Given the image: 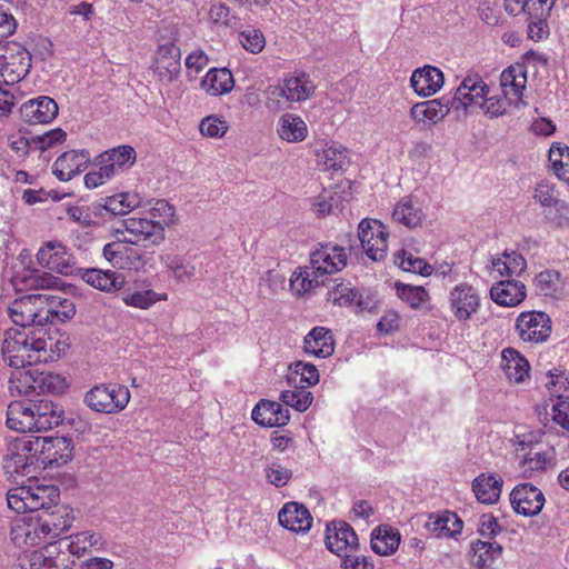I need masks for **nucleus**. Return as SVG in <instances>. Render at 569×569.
<instances>
[{
    "mask_svg": "<svg viewBox=\"0 0 569 569\" xmlns=\"http://www.w3.org/2000/svg\"><path fill=\"white\" fill-rule=\"evenodd\" d=\"M552 418L562 429L569 431V401L559 397L557 403L552 406Z\"/></svg>",
    "mask_w": 569,
    "mask_h": 569,
    "instance_id": "338daca9",
    "label": "nucleus"
},
{
    "mask_svg": "<svg viewBox=\"0 0 569 569\" xmlns=\"http://www.w3.org/2000/svg\"><path fill=\"white\" fill-rule=\"evenodd\" d=\"M449 301L455 317L465 321L477 312L480 297L472 286L460 283L450 291Z\"/></svg>",
    "mask_w": 569,
    "mask_h": 569,
    "instance_id": "4468645a",
    "label": "nucleus"
},
{
    "mask_svg": "<svg viewBox=\"0 0 569 569\" xmlns=\"http://www.w3.org/2000/svg\"><path fill=\"white\" fill-rule=\"evenodd\" d=\"M359 295L349 283L340 282L327 292V300L338 306H356L357 310L371 309L373 301H360Z\"/></svg>",
    "mask_w": 569,
    "mask_h": 569,
    "instance_id": "2f4dec72",
    "label": "nucleus"
},
{
    "mask_svg": "<svg viewBox=\"0 0 569 569\" xmlns=\"http://www.w3.org/2000/svg\"><path fill=\"white\" fill-rule=\"evenodd\" d=\"M313 87L303 77H295L284 81L281 96L289 101H302L311 96Z\"/></svg>",
    "mask_w": 569,
    "mask_h": 569,
    "instance_id": "58836bf2",
    "label": "nucleus"
},
{
    "mask_svg": "<svg viewBox=\"0 0 569 569\" xmlns=\"http://www.w3.org/2000/svg\"><path fill=\"white\" fill-rule=\"evenodd\" d=\"M549 160L555 174L560 180L569 182V147L553 143L549 151Z\"/></svg>",
    "mask_w": 569,
    "mask_h": 569,
    "instance_id": "a19ab883",
    "label": "nucleus"
},
{
    "mask_svg": "<svg viewBox=\"0 0 569 569\" xmlns=\"http://www.w3.org/2000/svg\"><path fill=\"white\" fill-rule=\"evenodd\" d=\"M278 133L288 142H300L306 139L308 128L306 122L292 113L283 114L278 123Z\"/></svg>",
    "mask_w": 569,
    "mask_h": 569,
    "instance_id": "f704fd0d",
    "label": "nucleus"
},
{
    "mask_svg": "<svg viewBox=\"0 0 569 569\" xmlns=\"http://www.w3.org/2000/svg\"><path fill=\"white\" fill-rule=\"evenodd\" d=\"M234 80L232 73L227 68H212L201 81V87L212 96H220L232 90Z\"/></svg>",
    "mask_w": 569,
    "mask_h": 569,
    "instance_id": "7c9ffc66",
    "label": "nucleus"
},
{
    "mask_svg": "<svg viewBox=\"0 0 569 569\" xmlns=\"http://www.w3.org/2000/svg\"><path fill=\"white\" fill-rule=\"evenodd\" d=\"M34 401L16 400L9 403L7 409V426L18 432H33Z\"/></svg>",
    "mask_w": 569,
    "mask_h": 569,
    "instance_id": "412c9836",
    "label": "nucleus"
},
{
    "mask_svg": "<svg viewBox=\"0 0 569 569\" xmlns=\"http://www.w3.org/2000/svg\"><path fill=\"white\" fill-rule=\"evenodd\" d=\"M396 287L398 296L413 309H418L428 298V292L423 287H412L403 283H397Z\"/></svg>",
    "mask_w": 569,
    "mask_h": 569,
    "instance_id": "603ef678",
    "label": "nucleus"
},
{
    "mask_svg": "<svg viewBox=\"0 0 569 569\" xmlns=\"http://www.w3.org/2000/svg\"><path fill=\"white\" fill-rule=\"evenodd\" d=\"M280 400L299 412L306 411L312 403L313 396L302 387H293V390H284L280 395Z\"/></svg>",
    "mask_w": 569,
    "mask_h": 569,
    "instance_id": "c03bdc74",
    "label": "nucleus"
},
{
    "mask_svg": "<svg viewBox=\"0 0 569 569\" xmlns=\"http://www.w3.org/2000/svg\"><path fill=\"white\" fill-rule=\"evenodd\" d=\"M385 234V226L378 220L362 219L358 226L361 247L369 246L376 236Z\"/></svg>",
    "mask_w": 569,
    "mask_h": 569,
    "instance_id": "5fc2aeb1",
    "label": "nucleus"
},
{
    "mask_svg": "<svg viewBox=\"0 0 569 569\" xmlns=\"http://www.w3.org/2000/svg\"><path fill=\"white\" fill-rule=\"evenodd\" d=\"M180 58L181 52L176 44L164 43L159 46L156 53V71L160 77L172 81L180 73Z\"/></svg>",
    "mask_w": 569,
    "mask_h": 569,
    "instance_id": "a878e982",
    "label": "nucleus"
},
{
    "mask_svg": "<svg viewBox=\"0 0 569 569\" xmlns=\"http://www.w3.org/2000/svg\"><path fill=\"white\" fill-rule=\"evenodd\" d=\"M37 260L40 266L63 276H74L79 269L70 250L57 240L46 242L39 249Z\"/></svg>",
    "mask_w": 569,
    "mask_h": 569,
    "instance_id": "1a4fd4ad",
    "label": "nucleus"
},
{
    "mask_svg": "<svg viewBox=\"0 0 569 569\" xmlns=\"http://www.w3.org/2000/svg\"><path fill=\"white\" fill-rule=\"evenodd\" d=\"M463 522L455 512L446 511L432 522V531L439 536L453 537L461 532Z\"/></svg>",
    "mask_w": 569,
    "mask_h": 569,
    "instance_id": "49530a36",
    "label": "nucleus"
},
{
    "mask_svg": "<svg viewBox=\"0 0 569 569\" xmlns=\"http://www.w3.org/2000/svg\"><path fill=\"white\" fill-rule=\"evenodd\" d=\"M333 345L331 331L323 327H316L306 336L303 348L312 356H332Z\"/></svg>",
    "mask_w": 569,
    "mask_h": 569,
    "instance_id": "c85d7f7f",
    "label": "nucleus"
},
{
    "mask_svg": "<svg viewBox=\"0 0 569 569\" xmlns=\"http://www.w3.org/2000/svg\"><path fill=\"white\" fill-rule=\"evenodd\" d=\"M279 523L293 532H307L311 528L312 517L299 502H287L278 513Z\"/></svg>",
    "mask_w": 569,
    "mask_h": 569,
    "instance_id": "aec40b11",
    "label": "nucleus"
},
{
    "mask_svg": "<svg viewBox=\"0 0 569 569\" xmlns=\"http://www.w3.org/2000/svg\"><path fill=\"white\" fill-rule=\"evenodd\" d=\"M395 262L403 270L421 274L423 277L430 276L432 267L427 263L422 258L413 257L405 250L398 251L395 257Z\"/></svg>",
    "mask_w": 569,
    "mask_h": 569,
    "instance_id": "37998d69",
    "label": "nucleus"
},
{
    "mask_svg": "<svg viewBox=\"0 0 569 569\" xmlns=\"http://www.w3.org/2000/svg\"><path fill=\"white\" fill-rule=\"evenodd\" d=\"M48 498H44L43 506L34 512L30 519L34 521L33 533L26 532V541L30 545H38L43 538L54 539L67 532L73 522V510L66 505L59 503L60 491L56 487L46 488Z\"/></svg>",
    "mask_w": 569,
    "mask_h": 569,
    "instance_id": "f03ea898",
    "label": "nucleus"
},
{
    "mask_svg": "<svg viewBox=\"0 0 569 569\" xmlns=\"http://www.w3.org/2000/svg\"><path fill=\"white\" fill-rule=\"evenodd\" d=\"M121 226L129 233V237H124L117 242L107 243L102 250L103 257L120 268H124V262H122L124 244L148 249L159 246L166 238L164 227L159 221L131 217L123 219Z\"/></svg>",
    "mask_w": 569,
    "mask_h": 569,
    "instance_id": "7ed1b4c3",
    "label": "nucleus"
},
{
    "mask_svg": "<svg viewBox=\"0 0 569 569\" xmlns=\"http://www.w3.org/2000/svg\"><path fill=\"white\" fill-rule=\"evenodd\" d=\"M490 297L497 305L515 307L526 298V287L515 279L501 280L491 287Z\"/></svg>",
    "mask_w": 569,
    "mask_h": 569,
    "instance_id": "393cba45",
    "label": "nucleus"
},
{
    "mask_svg": "<svg viewBox=\"0 0 569 569\" xmlns=\"http://www.w3.org/2000/svg\"><path fill=\"white\" fill-rule=\"evenodd\" d=\"M266 478L269 483L276 487H282L288 483L292 477V471L279 463H271L264 469Z\"/></svg>",
    "mask_w": 569,
    "mask_h": 569,
    "instance_id": "bf43d9fd",
    "label": "nucleus"
},
{
    "mask_svg": "<svg viewBox=\"0 0 569 569\" xmlns=\"http://www.w3.org/2000/svg\"><path fill=\"white\" fill-rule=\"evenodd\" d=\"M34 452L38 458L42 457V462L61 467L68 463L72 458V440L67 437H41L32 436Z\"/></svg>",
    "mask_w": 569,
    "mask_h": 569,
    "instance_id": "9d476101",
    "label": "nucleus"
},
{
    "mask_svg": "<svg viewBox=\"0 0 569 569\" xmlns=\"http://www.w3.org/2000/svg\"><path fill=\"white\" fill-rule=\"evenodd\" d=\"M127 306L147 309L157 301V293L153 290L136 291L123 297Z\"/></svg>",
    "mask_w": 569,
    "mask_h": 569,
    "instance_id": "680f3d73",
    "label": "nucleus"
},
{
    "mask_svg": "<svg viewBox=\"0 0 569 569\" xmlns=\"http://www.w3.org/2000/svg\"><path fill=\"white\" fill-rule=\"evenodd\" d=\"M392 218L395 221L412 229L421 224L423 212L410 199L405 198L396 206Z\"/></svg>",
    "mask_w": 569,
    "mask_h": 569,
    "instance_id": "e433bc0d",
    "label": "nucleus"
},
{
    "mask_svg": "<svg viewBox=\"0 0 569 569\" xmlns=\"http://www.w3.org/2000/svg\"><path fill=\"white\" fill-rule=\"evenodd\" d=\"M38 459L32 436L16 439L8 445L7 453L3 457L4 472L10 476H28L31 472L30 468Z\"/></svg>",
    "mask_w": 569,
    "mask_h": 569,
    "instance_id": "0eeeda50",
    "label": "nucleus"
},
{
    "mask_svg": "<svg viewBox=\"0 0 569 569\" xmlns=\"http://www.w3.org/2000/svg\"><path fill=\"white\" fill-rule=\"evenodd\" d=\"M516 328L523 341L543 342L551 333V319L542 311H526L517 319Z\"/></svg>",
    "mask_w": 569,
    "mask_h": 569,
    "instance_id": "9b49d317",
    "label": "nucleus"
},
{
    "mask_svg": "<svg viewBox=\"0 0 569 569\" xmlns=\"http://www.w3.org/2000/svg\"><path fill=\"white\" fill-rule=\"evenodd\" d=\"M319 162L322 163L327 170H341L348 162V150L339 144H330L323 149L321 154H318Z\"/></svg>",
    "mask_w": 569,
    "mask_h": 569,
    "instance_id": "79ce46f5",
    "label": "nucleus"
},
{
    "mask_svg": "<svg viewBox=\"0 0 569 569\" xmlns=\"http://www.w3.org/2000/svg\"><path fill=\"white\" fill-rule=\"evenodd\" d=\"M501 369L506 378L513 383L523 382L530 373V365L527 358H502Z\"/></svg>",
    "mask_w": 569,
    "mask_h": 569,
    "instance_id": "ea45409f",
    "label": "nucleus"
},
{
    "mask_svg": "<svg viewBox=\"0 0 569 569\" xmlns=\"http://www.w3.org/2000/svg\"><path fill=\"white\" fill-rule=\"evenodd\" d=\"M533 282L538 295L552 297L559 289L560 273L555 270H546L538 273Z\"/></svg>",
    "mask_w": 569,
    "mask_h": 569,
    "instance_id": "09e8293b",
    "label": "nucleus"
},
{
    "mask_svg": "<svg viewBox=\"0 0 569 569\" xmlns=\"http://www.w3.org/2000/svg\"><path fill=\"white\" fill-rule=\"evenodd\" d=\"M136 156V150L131 146H118L99 154L96 158V164L110 166L113 176L116 170L131 167Z\"/></svg>",
    "mask_w": 569,
    "mask_h": 569,
    "instance_id": "cd10ccee",
    "label": "nucleus"
},
{
    "mask_svg": "<svg viewBox=\"0 0 569 569\" xmlns=\"http://www.w3.org/2000/svg\"><path fill=\"white\" fill-rule=\"evenodd\" d=\"M513 510L525 517L538 515L545 505L542 491L532 483L525 482L516 486L510 493Z\"/></svg>",
    "mask_w": 569,
    "mask_h": 569,
    "instance_id": "f8f14e48",
    "label": "nucleus"
},
{
    "mask_svg": "<svg viewBox=\"0 0 569 569\" xmlns=\"http://www.w3.org/2000/svg\"><path fill=\"white\" fill-rule=\"evenodd\" d=\"M129 389L118 383L94 386L84 396V403L91 410L103 413H118L122 411L129 403Z\"/></svg>",
    "mask_w": 569,
    "mask_h": 569,
    "instance_id": "39448f33",
    "label": "nucleus"
},
{
    "mask_svg": "<svg viewBox=\"0 0 569 569\" xmlns=\"http://www.w3.org/2000/svg\"><path fill=\"white\" fill-rule=\"evenodd\" d=\"M480 107L490 118L502 116L507 110V99L505 97H490L481 101Z\"/></svg>",
    "mask_w": 569,
    "mask_h": 569,
    "instance_id": "e2e57ef3",
    "label": "nucleus"
},
{
    "mask_svg": "<svg viewBox=\"0 0 569 569\" xmlns=\"http://www.w3.org/2000/svg\"><path fill=\"white\" fill-rule=\"evenodd\" d=\"M503 258L505 259L496 258L492 260V266L500 276H520L526 270L527 262L520 253H517L516 251L510 253L505 252Z\"/></svg>",
    "mask_w": 569,
    "mask_h": 569,
    "instance_id": "4c0bfd02",
    "label": "nucleus"
},
{
    "mask_svg": "<svg viewBox=\"0 0 569 569\" xmlns=\"http://www.w3.org/2000/svg\"><path fill=\"white\" fill-rule=\"evenodd\" d=\"M543 218L547 223L556 228L569 229V203L559 200L550 209L543 210Z\"/></svg>",
    "mask_w": 569,
    "mask_h": 569,
    "instance_id": "8fccbe9b",
    "label": "nucleus"
},
{
    "mask_svg": "<svg viewBox=\"0 0 569 569\" xmlns=\"http://www.w3.org/2000/svg\"><path fill=\"white\" fill-rule=\"evenodd\" d=\"M253 421L262 427H282L290 420V412L277 401L260 400L252 410Z\"/></svg>",
    "mask_w": 569,
    "mask_h": 569,
    "instance_id": "a211bd4d",
    "label": "nucleus"
},
{
    "mask_svg": "<svg viewBox=\"0 0 569 569\" xmlns=\"http://www.w3.org/2000/svg\"><path fill=\"white\" fill-rule=\"evenodd\" d=\"M7 360V358H3ZM11 369L9 381L20 395L28 396L31 392H48L60 395L67 388V379L44 369L47 360L37 358L34 362L26 361V358H8L6 362Z\"/></svg>",
    "mask_w": 569,
    "mask_h": 569,
    "instance_id": "f257e3e1",
    "label": "nucleus"
},
{
    "mask_svg": "<svg viewBox=\"0 0 569 569\" xmlns=\"http://www.w3.org/2000/svg\"><path fill=\"white\" fill-rule=\"evenodd\" d=\"M239 38L242 47L252 53L260 52L266 44L263 34L254 29L242 31Z\"/></svg>",
    "mask_w": 569,
    "mask_h": 569,
    "instance_id": "13d9d810",
    "label": "nucleus"
},
{
    "mask_svg": "<svg viewBox=\"0 0 569 569\" xmlns=\"http://www.w3.org/2000/svg\"><path fill=\"white\" fill-rule=\"evenodd\" d=\"M24 281L33 289H54L58 287L60 279L49 272L34 270Z\"/></svg>",
    "mask_w": 569,
    "mask_h": 569,
    "instance_id": "052dcab7",
    "label": "nucleus"
},
{
    "mask_svg": "<svg viewBox=\"0 0 569 569\" xmlns=\"http://www.w3.org/2000/svg\"><path fill=\"white\" fill-rule=\"evenodd\" d=\"M90 154L87 150H69L60 154L52 167L60 181H69L87 168Z\"/></svg>",
    "mask_w": 569,
    "mask_h": 569,
    "instance_id": "dca6fc26",
    "label": "nucleus"
},
{
    "mask_svg": "<svg viewBox=\"0 0 569 569\" xmlns=\"http://www.w3.org/2000/svg\"><path fill=\"white\" fill-rule=\"evenodd\" d=\"M457 106L456 100L450 96L426 101L427 119L437 123L449 113L450 109H457Z\"/></svg>",
    "mask_w": 569,
    "mask_h": 569,
    "instance_id": "de8ad7c7",
    "label": "nucleus"
},
{
    "mask_svg": "<svg viewBox=\"0 0 569 569\" xmlns=\"http://www.w3.org/2000/svg\"><path fill=\"white\" fill-rule=\"evenodd\" d=\"M287 382L291 387H302L305 389L319 382V371L317 367L301 360L289 366Z\"/></svg>",
    "mask_w": 569,
    "mask_h": 569,
    "instance_id": "473e14b6",
    "label": "nucleus"
},
{
    "mask_svg": "<svg viewBox=\"0 0 569 569\" xmlns=\"http://www.w3.org/2000/svg\"><path fill=\"white\" fill-rule=\"evenodd\" d=\"M400 545V533L390 526H379L372 532L371 548L380 556L392 555Z\"/></svg>",
    "mask_w": 569,
    "mask_h": 569,
    "instance_id": "c756f323",
    "label": "nucleus"
},
{
    "mask_svg": "<svg viewBox=\"0 0 569 569\" xmlns=\"http://www.w3.org/2000/svg\"><path fill=\"white\" fill-rule=\"evenodd\" d=\"M489 87L479 77H467L462 80L452 96L457 102V110L467 109L469 106L479 104V100L488 94Z\"/></svg>",
    "mask_w": 569,
    "mask_h": 569,
    "instance_id": "5701e85b",
    "label": "nucleus"
},
{
    "mask_svg": "<svg viewBox=\"0 0 569 569\" xmlns=\"http://www.w3.org/2000/svg\"><path fill=\"white\" fill-rule=\"evenodd\" d=\"M160 259L163 264L172 272L173 277L179 281L189 280L194 274V266L184 261L178 254L168 253L161 256Z\"/></svg>",
    "mask_w": 569,
    "mask_h": 569,
    "instance_id": "a18cd8bd",
    "label": "nucleus"
},
{
    "mask_svg": "<svg viewBox=\"0 0 569 569\" xmlns=\"http://www.w3.org/2000/svg\"><path fill=\"white\" fill-rule=\"evenodd\" d=\"M109 220L124 216L140 207L141 198L137 193L122 192L104 198Z\"/></svg>",
    "mask_w": 569,
    "mask_h": 569,
    "instance_id": "c9c22d12",
    "label": "nucleus"
},
{
    "mask_svg": "<svg viewBox=\"0 0 569 569\" xmlns=\"http://www.w3.org/2000/svg\"><path fill=\"white\" fill-rule=\"evenodd\" d=\"M44 486L36 488H14L7 493L8 507L18 513H34L43 506V499L48 498Z\"/></svg>",
    "mask_w": 569,
    "mask_h": 569,
    "instance_id": "ddd939ff",
    "label": "nucleus"
},
{
    "mask_svg": "<svg viewBox=\"0 0 569 569\" xmlns=\"http://www.w3.org/2000/svg\"><path fill=\"white\" fill-rule=\"evenodd\" d=\"M99 170L90 171L84 176V184L87 188H97L112 177L110 166L97 164Z\"/></svg>",
    "mask_w": 569,
    "mask_h": 569,
    "instance_id": "69168bd1",
    "label": "nucleus"
},
{
    "mask_svg": "<svg viewBox=\"0 0 569 569\" xmlns=\"http://www.w3.org/2000/svg\"><path fill=\"white\" fill-rule=\"evenodd\" d=\"M46 293L24 295L13 300L9 315L13 323L20 327L44 326L48 315L44 312Z\"/></svg>",
    "mask_w": 569,
    "mask_h": 569,
    "instance_id": "423d86ee",
    "label": "nucleus"
},
{
    "mask_svg": "<svg viewBox=\"0 0 569 569\" xmlns=\"http://www.w3.org/2000/svg\"><path fill=\"white\" fill-rule=\"evenodd\" d=\"M31 68V54L20 43L10 42L0 56V76L7 84H14L27 77Z\"/></svg>",
    "mask_w": 569,
    "mask_h": 569,
    "instance_id": "6e6552de",
    "label": "nucleus"
},
{
    "mask_svg": "<svg viewBox=\"0 0 569 569\" xmlns=\"http://www.w3.org/2000/svg\"><path fill=\"white\" fill-rule=\"evenodd\" d=\"M503 480L495 473H481L472 481V491L481 503L491 505L499 500Z\"/></svg>",
    "mask_w": 569,
    "mask_h": 569,
    "instance_id": "bb28decb",
    "label": "nucleus"
},
{
    "mask_svg": "<svg viewBox=\"0 0 569 569\" xmlns=\"http://www.w3.org/2000/svg\"><path fill=\"white\" fill-rule=\"evenodd\" d=\"M199 129L203 136L210 138H221L226 134L228 124L226 121L220 120L217 117L209 116L200 122Z\"/></svg>",
    "mask_w": 569,
    "mask_h": 569,
    "instance_id": "4d7b16f0",
    "label": "nucleus"
},
{
    "mask_svg": "<svg viewBox=\"0 0 569 569\" xmlns=\"http://www.w3.org/2000/svg\"><path fill=\"white\" fill-rule=\"evenodd\" d=\"M66 139V131L60 128H56L44 132L43 134H34L32 141L34 142V150L43 152L58 143H62Z\"/></svg>",
    "mask_w": 569,
    "mask_h": 569,
    "instance_id": "864d4df0",
    "label": "nucleus"
},
{
    "mask_svg": "<svg viewBox=\"0 0 569 569\" xmlns=\"http://www.w3.org/2000/svg\"><path fill=\"white\" fill-rule=\"evenodd\" d=\"M348 261L345 247L328 242L320 243L310 253V266L300 273L301 286L305 291L323 284L319 278L341 271Z\"/></svg>",
    "mask_w": 569,
    "mask_h": 569,
    "instance_id": "20e7f679",
    "label": "nucleus"
},
{
    "mask_svg": "<svg viewBox=\"0 0 569 569\" xmlns=\"http://www.w3.org/2000/svg\"><path fill=\"white\" fill-rule=\"evenodd\" d=\"M122 262H124V267L138 270L144 267L147 263V257L138 249L124 244Z\"/></svg>",
    "mask_w": 569,
    "mask_h": 569,
    "instance_id": "0e129e2a",
    "label": "nucleus"
},
{
    "mask_svg": "<svg viewBox=\"0 0 569 569\" xmlns=\"http://www.w3.org/2000/svg\"><path fill=\"white\" fill-rule=\"evenodd\" d=\"M332 525L333 528L327 527V548L339 556L341 551L347 549H350V551L357 550L359 542L353 528L345 521L333 522Z\"/></svg>",
    "mask_w": 569,
    "mask_h": 569,
    "instance_id": "6ab92c4d",
    "label": "nucleus"
},
{
    "mask_svg": "<svg viewBox=\"0 0 569 569\" xmlns=\"http://www.w3.org/2000/svg\"><path fill=\"white\" fill-rule=\"evenodd\" d=\"M48 299L44 305V312L48 315V322H64L76 315L74 303L60 295L46 293Z\"/></svg>",
    "mask_w": 569,
    "mask_h": 569,
    "instance_id": "72a5a7b5",
    "label": "nucleus"
},
{
    "mask_svg": "<svg viewBox=\"0 0 569 569\" xmlns=\"http://www.w3.org/2000/svg\"><path fill=\"white\" fill-rule=\"evenodd\" d=\"M33 432L48 431L63 421L64 411L60 405L48 399L34 401Z\"/></svg>",
    "mask_w": 569,
    "mask_h": 569,
    "instance_id": "4be33fe9",
    "label": "nucleus"
},
{
    "mask_svg": "<svg viewBox=\"0 0 569 569\" xmlns=\"http://www.w3.org/2000/svg\"><path fill=\"white\" fill-rule=\"evenodd\" d=\"M74 276H79L91 287L106 292L117 291L124 283L123 277L111 270L79 268Z\"/></svg>",
    "mask_w": 569,
    "mask_h": 569,
    "instance_id": "b1692460",
    "label": "nucleus"
},
{
    "mask_svg": "<svg viewBox=\"0 0 569 569\" xmlns=\"http://www.w3.org/2000/svg\"><path fill=\"white\" fill-rule=\"evenodd\" d=\"M388 237L389 234L385 230V234H377L370 241L369 246L362 248L369 259L376 262L385 260L388 251Z\"/></svg>",
    "mask_w": 569,
    "mask_h": 569,
    "instance_id": "6e6d98bb",
    "label": "nucleus"
},
{
    "mask_svg": "<svg viewBox=\"0 0 569 569\" xmlns=\"http://www.w3.org/2000/svg\"><path fill=\"white\" fill-rule=\"evenodd\" d=\"M445 83L442 71L433 66L416 69L410 78L413 91L420 97H429L438 92Z\"/></svg>",
    "mask_w": 569,
    "mask_h": 569,
    "instance_id": "f3484780",
    "label": "nucleus"
},
{
    "mask_svg": "<svg viewBox=\"0 0 569 569\" xmlns=\"http://www.w3.org/2000/svg\"><path fill=\"white\" fill-rule=\"evenodd\" d=\"M343 569H373V563L365 556L346 553L341 559Z\"/></svg>",
    "mask_w": 569,
    "mask_h": 569,
    "instance_id": "774afa93",
    "label": "nucleus"
},
{
    "mask_svg": "<svg viewBox=\"0 0 569 569\" xmlns=\"http://www.w3.org/2000/svg\"><path fill=\"white\" fill-rule=\"evenodd\" d=\"M533 199L545 209H550L560 200L556 184L549 180H541L537 183L533 190Z\"/></svg>",
    "mask_w": 569,
    "mask_h": 569,
    "instance_id": "3c124183",
    "label": "nucleus"
},
{
    "mask_svg": "<svg viewBox=\"0 0 569 569\" xmlns=\"http://www.w3.org/2000/svg\"><path fill=\"white\" fill-rule=\"evenodd\" d=\"M58 111L57 102L48 96L30 99L20 107L22 120L30 124L49 123L56 119Z\"/></svg>",
    "mask_w": 569,
    "mask_h": 569,
    "instance_id": "2eb2a0df",
    "label": "nucleus"
}]
</instances>
